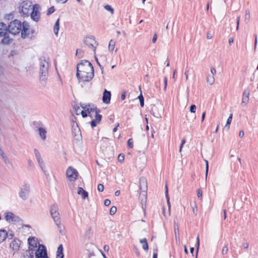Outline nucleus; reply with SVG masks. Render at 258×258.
Returning <instances> with one entry per match:
<instances>
[{"label":"nucleus","mask_w":258,"mask_h":258,"mask_svg":"<svg viewBox=\"0 0 258 258\" xmlns=\"http://www.w3.org/2000/svg\"><path fill=\"white\" fill-rule=\"evenodd\" d=\"M7 33V26L3 23H0V37H3V35L6 34Z\"/></svg>","instance_id":"obj_21"},{"label":"nucleus","mask_w":258,"mask_h":258,"mask_svg":"<svg viewBox=\"0 0 258 258\" xmlns=\"http://www.w3.org/2000/svg\"><path fill=\"white\" fill-rule=\"evenodd\" d=\"M67 178L70 182L75 181L78 176V172L72 166L68 167L66 171Z\"/></svg>","instance_id":"obj_11"},{"label":"nucleus","mask_w":258,"mask_h":258,"mask_svg":"<svg viewBox=\"0 0 258 258\" xmlns=\"http://www.w3.org/2000/svg\"><path fill=\"white\" fill-rule=\"evenodd\" d=\"M49 59L48 57H44L41 60L40 64V79L42 81H45L48 75V68Z\"/></svg>","instance_id":"obj_4"},{"label":"nucleus","mask_w":258,"mask_h":258,"mask_svg":"<svg viewBox=\"0 0 258 258\" xmlns=\"http://www.w3.org/2000/svg\"><path fill=\"white\" fill-rule=\"evenodd\" d=\"M232 116H233V115L232 113H231L229 115V116L228 117V119H227L226 123L224 126V129L226 130L227 131H228L230 128V124H231V122L232 119Z\"/></svg>","instance_id":"obj_28"},{"label":"nucleus","mask_w":258,"mask_h":258,"mask_svg":"<svg viewBox=\"0 0 258 258\" xmlns=\"http://www.w3.org/2000/svg\"><path fill=\"white\" fill-rule=\"evenodd\" d=\"M54 11H55L54 8L53 7H51L48 9V10L47 11L46 15L47 16H49V15H51V14H52L53 13H54Z\"/></svg>","instance_id":"obj_39"},{"label":"nucleus","mask_w":258,"mask_h":258,"mask_svg":"<svg viewBox=\"0 0 258 258\" xmlns=\"http://www.w3.org/2000/svg\"><path fill=\"white\" fill-rule=\"evenodd\" d=\"M143 185H144L145 186L146 188L147 187V185H146V181L144 180H141V181H140V186H141V187Z\"/></svg>","instance_id":"obj_53"},{"label":"nucleus","mask_w":258,"mask_h":258,"mask_svg":"<svg viewBox=\"0 0 258 258\" xmlns=\"http://www.w3.org/2000/svg\"><path fill=\"white\" fill-rule=\"evenodd\" d=\"M41 7L38 4L33 5L29 16L31 19L35 22H38L41 18Z\"/></svg>","instance_id":"obj_6"},{"label":"nucleus","mask_w":258,"mask_h":258,"mask_svg":"<svg viewBox=\"0 0 258 258\" xmlns=\"http://www.w3.org/2000/svg\"><path fill=\"white\" fill-rule=\"evenodd\" d=\"M111 93L110 91L105 89L102 96V101L104 103L109 104L110 101Z\"/></svg>","instance_id":"obj_17"},{"label":"nucleus","mask_w":258,"mask_h":258,"mask_svg":"<svg viewBox=\"0 0 258 258\" xmlns=\"http://www.w3.org/2000/svg\"><path fill=\"white\" fill-rule=\"evenodd\" d=\"M56 1L59 3L64 4V3H66L68 0H56Z\"/></svg>","instance_id":"obj_62"},{"label":"nucleus","mask_w":258,"mask_h":258,"mask_svg":"<svg viewBox=\"0 0 258 258\" xmlns=\"http://www.w3.org/2000/svg\"><path fill=\"white\" fill-rule=\"evenodd\" d=\"M31 227L29 225H22L21 228H19L23 232H29L30 231Z\"/></svg>","instance_id":"obj_32"},{"label":"nucleus","mask_w":258,"mask_h":258,"mask_svg":"<svg viewBox=\"0 0 258 258\" xmlns=\"http://www.w3.org/2000/svg\"><path fill=\"white\" fill-rule=\"evenodd\" d=\"M157 39V35L156 34H154L153 38H152V42L153 43H155Z\"/></svg>","instance_id":"obj_54"},{"label":"nucleus","mask_w":258,"mask_h":258,"mask_svg":"<svg viewBox=\"0 0 258 258\" xmlns=\"http://www.w3.org/2000/svg\"><path fill=\"white\" fill-rule=\"evenodd\" d=\"M228 42L230 45H231V44L233 42V38L232 37L229 38L228 39Z\"/></svg>","instance_id":"obj_59"},{"label":"nucleus","mask_w":258,"mask_h":258,"mask_svg":"<svg viewBox=\"0 0 258 258\" xmlns=\"http://www.w3.org/2000/svg\"><path fill=\"white\" fill-rule=\"evenodd\" d=\"M127 145L130 148H132L133 147V141L132 139H130L128 140Z\"/></svg>","instance_id":"obj_45"},{"label":"nucleus","mask_w":258,"mask_h":258,"mask_svg":"<svg viewBox=\"0 0 258 258\" xmlns=\"http://www.w3.org/2000/svg\"><path fill=\"white\" fill-rule=\"evenodd\" d=\"M97 189L99 191L102 192L104 190V186L102 184H99L98 185Z\"/></svg>","instance_id":"obj_46"},{"label":"nucleus","mask_w":258,"mask_h":258,"mask_svg":"<svg viewBox=\"0 0 258 258\" xmlns=\"http://www.w3.org/2000/svg\"><path fill=\"white\" fill-rule=\"evenodd\" d=\"M197 110V106L195 104H192L190 105L189 107V111L191 113H194L196 112Z\"/></svg>","instance_id":"obj_38"},{"label":"nucleus","mask_w":258,"mask_h":258,"mask_svg":"<svg viewBox=\"0 0 258 258\" xmlns=\"http://www.w3.org/2000/svg\"><path fill=\"white\" fill-rule=\"evenodd\" d=\"M174 232H175V235H177L179 234L178 227L177 228H176L175 227L174 228Z\"/></svg>","instance_id":"obj_61"},{"label":"nucleus","mask_w":258,"mask_h":258,"mask_svg":"<svg viewBox=\"0 0 258 258\" xmlns=\"http://www.w3.org/2000/svg\"><path fill=\"white\" fill-rule=\"evenodd\" d=\"M207 38L208 39H211L212 38V35L210 33H207Z\"/></svg>","instance_id":"obj_60"},{"label":"nucleus","mask_w":258,"mask_h":258,"mask_svg":"<svg viewBox=\"0 0 258 258\" xmlns=\"http://www.w3.org/2000/svg\"><path fill=\"white\" fill-rule=\"evenodd\" d=\"M190 69V68L187 67L185 69V71L184 74V76L185 77L186 81H187L188 80V75L189 73Z\"/></svg>","instance_id":"obj_36"},{"label":"nucleus","mask_w":258,"mask_h":258,"mask_svg":"<svg viewBox=\"0 0 258 258\" xmlns=\"http://www.w3.org/2000/svg\"><path fill=\"white\" fill-rule=\"evenodd\" d=\"M83 109V117L87 118L92 127L96 126L101 121L102 116L98 113L96 107L91 104L83 103L81 104Z\"/></svg>","instance_id":"obj_1"},{"label":"nucleus","mask_w":258,"mask_h":258,"mask_svg":"<svg viewBox=\"0 0 258 258\" xmlns=\"http://www.w3.org/2000/svg\"><path fill=\"white\" fill-rule=\"evenodd\" d=\"M33 5L31 2L23 1L20 4L19 12L23 16L28 17Z\"/></svg>","instance_id":"obj_5"},{"label":"nucleus","mask_w":258,"mask_h":258,"mask_svg":"<svg viewBox=\"0 0 258 258\" xmlns=\"http://www.w3.org/2000/svg\"><path fill=\"white\" fill-rule=\"evenodd\" d=\"M34 153L40 168L41 169L42 171L43 172L46 177H47L49 176V171L48 170L47 167L43 162V160L41 158L40 153L36 149L34 150Z\"/></svg>","instance_id":"obj_8"},{"label":"nucleus","mask_w":258,"mask_h":258,"mask_svg":"<svg viewBox=\"0 0 258 258\" xmlns=\"http://www.w3.org/2000/svg\"><path fill=\"white\" fill-rule=\"evenodd\" d=\"M3 38L2 40V42L4 44H8L12 42L13 39L10 37L7 33L5 35H3Z\"/></svg>","instance_id":"obj_24"},{"label":"nucleus","mask_w":258,"mask_h":258,"mask_svg":"<svg viewBox=\"0 0 258 258\" xmlns=\"http://www.w3.org/2000/svg\"><path fill=\"white\" fill-rule=\"evenodd\" d=\"M104 9H105L106 10H107V11H108L110 12V13H111V14H113L114 10H113V9L111 7V6H109V5H105V6H104Z\"/></svg>","instance_id":"obj_40"},{"label":"nucleus","mask_w":258,"mask_h":258,"mask_svg":"<svg viewBox=\"0 0 258 258\" xmlns=\"http://www.w3.org/2000/svg\"><path fill=\"white\" fill-rule=\"evenodd\" d=\"M22 25L21 36L22 38H25L29 33V25L28 23L24 22Z\"/></svg>","instance_id":"obj_16"},{"label":"nucleus","mask_w":258,"mask_h":258,"mask_svg":"<svg viewBox=\"0 0 258 258\" xmlns=\"http://www.w3.org/2000/svg\"><path fill=\"white\" fill-rule=\"evenodd\" d=\"M23 258H36L34 251L30 250L28 249V250L24 253Z\"/></svg>","instance_id":"obj_20"},{"label":"nucleus","mask_w":258,"mask_h":258,"mask_svg":"<svg viewBox=\"0 0 258 258\" xmlns=\"http://www.w3.org/2000/svg\"><path fill=\"white\" fill-rule=\"evenodd\" d=\"M104 249L106 251H108L109 250V246L107 245H105L104 246Z\"/></svg>","instance_id":"obj_64"},{"label":"nucleus","mask_w":258,"mask_h":258,"mask_svg":"<svg viewBox=\"0 0 258 258\" xmlns=\"http://www.w3.org/2000/svg\"><path fill=\"white\" fill-rule=\"evenodd\" d=\"M111 203V202L108 199H106L105 201H104V205L106 206H108L109 205H110Z\"/></svg>","instance_id":"obj_52"},{"label":"nucleus","mask_w":258,"mask_h":258,"mask_svg":"<svg viewBox=\"0 0 258 258\" xmlns=\"http://www.w3.org/2000/svg\"><path fill=\"white\" fill-rule=\"evenodd\" d=\"M185 143V139H182V141H181V144H180V147H179V152L180 153H181V152L183 146V145H184Z\"/></svg>","instance_id":"obj_47"},{"label":"nucleus","mask_w":258,"mask_h":258,"mask_svg":"<svg viewBox=\"0 0 258 258\" xmlns=\"http://www.w3.org/2000/svg\"><path fill=\"white\" fill-rule=\"evenodd\" d=\"M78 194L81 196L82 199H85L88 198V194L82 187H79L78 190Z\"/></svg>","instance_id":"obj_23"},{"label":"nucleus","mask_w":258,"mask_h":258,"mask_svg":"<svg viewBox=\"0 0 258 258\" xmlns=\"http://www.w3.org/2000/svg\"><path fill=\"white\" fill-rule=\"evenodd\" d=\"M197 196L198 198L202 197V191L201 189H199L197 191Z\"/></svg>","instance_id":"obj_50"},{"label":"nucleus","mask_w":258,"mask_h":258,"mask_svg":"<svg viewBox=\"0 0 258 258\" xmlns=\"http://www.w3.org/2000/svg\"><path fill=\"white\" fill-rule=\"evenodd\" d=\"M244 135V132L243 131H240L239 133V136L240 137V138H242Z\"/></svg>","instance_id":"obj_57"},{"label":"nucleus","mask_w":258,"mask_h":258,"mask_svg":"<svg viewBox=\"0 0 258 258\" xmlns=\"http://www.w3.org/2000/svg\"><path fill=\"white\" fill-rule=\"evenodd\" d=\"M83 41L86 45L91 48L95 52L98 44L93 36L86 37L84 38Z\"/></svg>","instance_id":"obj_12"},{"label":"nucleus","mask_w":258,"mask_h":258,"mask_svg":"<svg viewBox=\"0 0 258 258\" xmlns=\"http://www.w3.org/2000/svg\"><path fill=\"white\" fill-rule=\"evenodd\" d=\"M240 18V16L238 17V18H237L236 30H238V29H239Z\"/></svg>","instance_id":"obj_55"},{"label":"nucleus","mask_w":258,"mask_h":258,"mask_svg":"<svg viewBox=\"0 0 258 258\" xmlns=\"http://www.w3.org/2000/svg\"><path fill=\"white\" fill-rule=\"evenodd\" d=\"M77 77L79 82H89L94 77L92 64L88 60H82L77 65Z\"/></svg>","instance_id":"obj_2"},{"label":"nucleus","mask_w":258,"mask_h":258,"mask_svg":"<svg viewBox=\"0 0 258 258\" xmlns=\"http://www.w3.org/2000/svg\"><path fill=\"white\" fill-rule=\"evenodd\" d=\"M249 243L248 242H244L243 244H242V246L244 248V249H248V247H249Z\"/></svg>","instance_id":"obj_51"},{"label":"nucleus","mask_w":258,"mask_h":258,"mask_svg":"<svg viewBox=\"0 0 258 258\" xmlns=\"http://www.w3.org/2000/svg\"><path fill=\"white\" fill-rule=\"evenodd\" d=\"M206 112H204L202 115V121H203L205 118Z\"/></svg>","instance_id":"obj_63"},{"label":"nucleus","mask_w":258,"mask_h":258,"mask_svg":"<svg viewBox=\"0 0 258 258\" xmlns=\"http://www.w3.org/2000/svg\"><path fill=\"white\" fill-rule=\"evenodd\" d=\"M22 28L21 22L18 20H15L10 23L8 29L10 33L16 35L21 32Z\"/></svg>","instance_id":"obj_7"},{"label":"nucleus","mask_w":258,"mask_h":258,"mask_svg":"<svg viewBox=\"0 0 258 258\" xmlns=\"http://www.w3.org/2000/svg\"><path fill=\"white\" fill-rule=\"evenodd\" d=\"M117 160L118 162L120 163L123 162L124 160V155L122 154H119L118 156Z\"/></svg>","instance_id":"obj_42"},{"label":"nucleus","mask_w":258,"mask_h":258,"mask_svg":"<svg viewBox=\"0 0 258 258\" xmlns=\"http://www.w3.org/2000/svg\"><path fill=\"white\" fill-rule=\"evenodd\" d=\"M250 19V13L249 10H246L245 14V21L248 22Z\"/></svg>","instance_id":"obj_33"},{"label":"nucleus","mask_w":258,"mask_h":258,"mask_svg":"<svg viewBox=\"0 0 258 258\" xmlns=\"http://www.w3.org/2000/svg\"><path fill=\"white\" fill-rule=\"evenodd\" d=\"M28 165L30 167H33V166H34L33 162L31 160H28Z\"/></svg>","instance_id":"obj_56"},{"label":"nucleus","mask_w":258,"mask_h":258,"mask_svg":"<svg viewBox=\"0 0 258 258\" xmlns=\"http://www.w3.org/2000/svg\"><path fill=\"white\" fill-rule=\"evenodd\" d=\"M250 94V91L248 88H247L244 89L242 94V98L241 101L242 105H245L248 104L249 100Z\"/></svg>","instance_id":"obj_15"},{"label":"nucleus","mask_w":258,"mask_h":258,"mask_svg":"<svg viewBox=\"0 0 258 258\" xmlns=\"http://www.w3.org/2000/svg\"><path fill=\"white\" fill-rule=\"evenodd\" d=\"M206 162V175H205V178L206 180L207 179L208 174V170H209V165H208V161L207 160H205Z\"/></svg>","instance_id":"obj_41"},{"label":"nucleus","mask_w":258,"mask_h":258,"mask_svg":"<svg viewBox=\"0 0 258 258\" xmlns=\"http://www.w3.org/2000/svg\"><path fill=\"white\" fill-rule=\"evenodd\" d=\"M30 191V185L27 182H24L20 187L19 191V196L23 200H26L28 198Z\"/></svg>","instance_id":"obj_9"},{"label":"nucleus","mask_w":258,"mask_h":258,"mask_svg":"<svg viewBox=\"0 0 258 258\" xmlns=\"http://www.w3.org/2000/svg\"><path fill=\"white\" fill-rule=\"evenodd\" d=\"M140 242L142 244V248L146 251H148L149 249L148 244L146 238H142L140 239Z\"/></svg>","instance_id":"obj_26"},{"label":"nucleus","mask_w":258,"mask_h":258,"mask_svg":"<svg viewBox=\"0 0 258 258\" xmlns=\"http://www.w3.org/2000/svg\"><path fill=\"white\" fill-rule=\"evenodd\" d=\"M96 59L98 64L100 66L98 60H100L102 63L106 62L107 61V57L103 53L98 54L97 56H96Z\"/></svg>","instance_id":"obj_19"},{"label":"nucleus","mask_w":258,"mask_h":258,"mask_svg":"<svg viewBox=\"0 0 258 258\" xmlns=\"http://www.w3.org/2000/svg\"><path fill=\"white\" fill-rule=\"evenodd\" d=\"M28 243V249L34 251L36 258H48L46 247L40 244L37 238L30 237Z\"/></svg>","instance_id":"obj_3"},{"label":"nucleus","mask_w":258,"mask_h":258,"mask_svg":"<svg viewBox=\"0 0 258 258\" xmlns=\"http://www.w3.org/2000/svg\"><path fill=\"white\" fill-rule=\"evenodd\" d=\"M59 30V19H58L55 22L54 27L53 31L55 35H57Z\"/></svg>","instance_id":"obj_29"},{"label":"nucleus","mask_w":258,"mask_h":258,"mask_svg":"<svg viewBox=\"0 0 258 258\" xmlns=\"http://www.w3.org/2000/svg\"><path fill=\"white\" fill-rule=\"evenodd\" d=\"M138 98L140 100L141 106L143 107L144 105V97H143V96L142 95V93L141 91V93H140V95L138 96Z\"/></svg>","instance_id":"obj_35"},{"label":"nucleus","mask_w":258,"mask_h":258,"mask_svg":"<svg viewBox=\"0 0 258 258\" xmlns=\"http://www.w3.org/2000/svg\"><path fill=\"white\" fill-rule=\"evenodd\" d=\"M125 98V92H123L121 95V100H124Z\"/></svg>","instance_id":"obj_58"},{"label":"nucleus","mask_w":258,"mask_h":258,"mask_svg":"<svg viewBox=\"0 0 258 258\" xmlns=\"http://www.w3.org/2000/svg\"><path fill=\"white\" fill-rule=\"evenodd\" d=\"M228 249L227 245H225L223 246L222 250V253L223 254H226L228 252Z\"/></svg>","instance_id":"obj_44"},{"label":"nucleus","mask_w":258,"mask_h":258,"mask_svg":"<svg viewBox=\"0 0 258 258\" xmlns=\"http://www.w3.org/2000/svg\"><path fill=\"white\" fill-rule=\"evenodd\" d=\"M75 109L76 114L77 115L81 114L82 115V116L83 117V109L81 107V108L79 107H75Z\"/></svg>","instance_id":"obj_34"},{"label":"nucleus","mask_w":258,"mask_h":258,"mask_svg":"<svg viewBox=\"0 0 258 258\" xmlns=\"http://www.w3.org/2000/svg\"><path fill=\"white\" fill-rule=\"evenodd\" d=\"M196 240H197V244H197L196 258H197L198 251H199V247H200V239H199V236H198L197 237Z\"/></svg>","instance_id":"obj_37"},{"label":"nucleus","mask_w":258,"mask_h":258,"mask_svg":"<svg viewBox=\"0 0 258 258\" xmlns=\"http://www.w3.org/2000/svg\"><path fill=\"white\" fill-rule=\"evenodd\" d=\"M0 155L2 156L3 161L6 164H9L10 161L3 150L0 149Z\"/></svg>","instance_id":"obj_30"},{"label":"nucleus","mask_w":258,"mask_h":258,"mask_svg":"<svg viewBox=\"0 0 258 258\" xmlns=\"http://www.w3.org/2000/svg\"><path fill=\"white\" fill-rule=\"evenodd\" d=\"M4 218L8 223H20L22 220L11 212H7L4 214Z\"/></svg>","instance_id":"obj_10"},{"label":"nucleus","mask_w":258,"mask_h":258,"mask_svg":"<svg viewBox=\"0 0 258 258\" xmlns=\"http://www.w3.org/2000/svg\"><path fill=\"white\" fill-rule=\"evenodd\" d=\"M164 90L165 91L166 90L167 85V79L166 77H164Z\"/></svg>","instance_id":"obj_48"},{"label":"nucleus","mask_w":258,"mask_h":258,"mask_svg":"<svg viewBox=\"0 0 258 258\" xmlns=\"http://www.w3.org/2000/svg\"><path fill=\"white\" fill-rule=\"evenodd\" d=\"M216 74V70L215 68H211L210 69V74L211 75H213L214 76H215V75Z\"/></svg>","instance_id":"obj_49"},{"label":"nucleus","mask_w":258,"mask_h":258,"mask_svg":"<svg viewBox=\"0 0 258 258\" xmlns=\"http://www.w3.org/2000/svg\"><path fill=\"white\" fill-rule=\"evenodd\" d=\"M39 135L42 140H45L46 138V130L43 127H40L38 129Z\"/></svg>","instance_id":"obj_18"},{"label":"nucleus","mask_w":258,"mask_h":258,"mask_svg":"<svg viewBox=\"0 0 258 258\" xmlns=\"http://www.w3.org/2000/svg\"><path fill=\"white\" fill-rule=\"evenodd\" d=\"M206 82L209 85H212L215 82L214 76L211 74H208L206 77Z\"/></svg>","instance_id":"obj_25"},{"label":"nucleus","mask_w":258,"mask_h":258,"mask_svg":"<svg viewBox=\"0 0 258 258\" xmlns=\"http://www.w3.org/2000/svg\"><path fill=\"white\" fill-rule=\"evenodd\" d=\"M7 237V232L5 230H0V243L5 240Z\"/></svg>","instance_id":"obj_31"},{"label":"nucleus","mask_w":258,"mask_h":258,"mask_svg":"<svg viewBox=\"0 0 258 258\" xmlns=\"http://www.w3.org/2000/svg\"><path fill=\"white\" fill-rule=\"evenodd\" d=\"M50 214L55 222H59V213L56 205H53L50 207Z\"/></svg>","instance_id":"obj_14"},{"label":"nucleus","mask_w":258,"mask_h":258,"mask_svg":"<svg viewBox=\"0 0 258 258\" xmlns=\"http://www.w3.org/2000/svg\"><path fill=\"white\" fill-rule=\"evenodd\" d=\"M116 212V208L114 206L112 207L110 209V214L111 215H113Z\"/></svg>","instance_id":"obj_43"},{"label":"nucleus","mask_w":258,"mask_h":258,"mask_svg":"<svg viewBox=\"0 0 258 258\" xmlns=\"http://www.w3.org/2000/svg\"><path fill=\"white\" fill-rule=\"evenodd\" d=\"M115 45H116L115 41L113 39H111L109 42V44H108V51L110 52H112L115 48Z\"/></svg>","instance_id":"obj_27"},{"label":"nucleus","mask_w":258,"mask_h":258,"mask_svg":"<svg viewBox=\"0 0 258 258\" xmlns=\"http://www.w3.org/2000/svg\"><path fill=\"white\" fill-rule=\"evenodd\" d=\"M63 246L62 244H60L56 251V258H63Z\"/></svg>","instance_id":"obj_22"},{"label":"nucleus","mask_w":258,"mask_h":258,"mask_svg":"<svg viewBox=\"0 0 258 258\" xmlns=\"http://www.w3.org/2000/svg\"><path fill=\"white\" fill-rule=\"evenodd\" d=\"M21 244V241L19 239H14L10 243V248L14 253H15L19 250Z\"/></svg>","instance_id":"obj_13"}]
</instances>
